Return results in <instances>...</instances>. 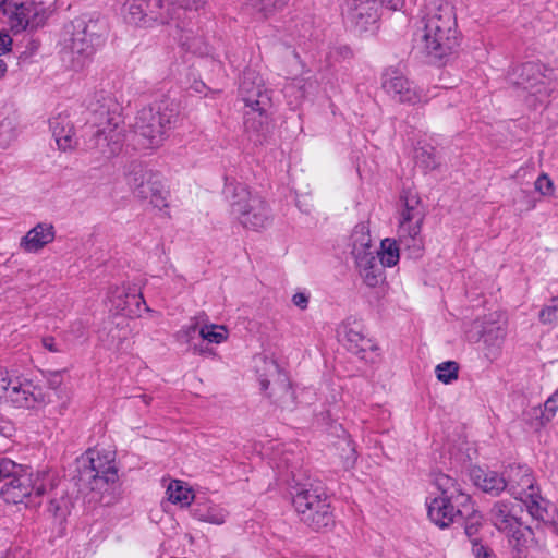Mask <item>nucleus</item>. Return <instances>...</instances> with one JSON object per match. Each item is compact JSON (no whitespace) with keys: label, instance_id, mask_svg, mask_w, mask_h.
Wrapping results in <instances>:
<instances>
[{"label":"nucleus","instance_id":"nucleus-48","mask_svg":"<svg viewBox=\"0 0 558 558\" xmlns=\"http://www.w3.org/2000/svg\"><path fill=\"white\" fill-rule=\"evenodd\" d=\"M473 554L476 558H493L488 549L480 542V538L471 542Z\"/></svg>","mask_w":558,"mask_h":558},{"label":"nucleus","instance_id":"nucleus-6","mask_svg":"<svg viewBox=\"0 0 558 558\" xmlns=\"http://www.w3.org/2000/svg\"><path fill=\"white\" fill-rule=\"evenodd\" d=\"M104 104L100 109L94 108L105 121H100L96 130H93L89 137L85 140V149L92 153H98L105 159L118 155L123 146L124 126L122 118L114 110H111L113 101L110 97L99 95Z\"/></svg>","mask_w":558,"mask_h":558},{"label":"nucleus","instance_id":"nucleus-9","mask_svg":"<svg viewBox=\"0 0 558 558\" xmlns=\"http://www.w3.org/2000/svg\"><path fill=\"white\" fill-rule=\"evenodd\" d=\"M239 93L247 108L244 125L247 131L259 132L267 123L271 107L270 92L264 86L262 76L253 69H246L241 76Z\"/></svg>","mask_w":558,"mask_h":558},{"label":"nucleus","instance_id":"nucleus-19","mask_svg":"<svg viewBox=\"0 0 558 558\" xmlns=\"http://www.w3.org/2000/svg\"><path fill=\"white\" fill-rule=\"evenodd\" d=\"M427 514L429 520L440 529L452 524L460 515L469 510V501L458 505L456 497L436 496L426 499Z\"/></svg>","mask_w":558,"mask_h":558},{"label":"nucleus","instance_id":"nucleus-28","mask_svg":"<svg viewBox=\"0 0 558 558\" xmlns=\"http://www.w3.org/2000/svg\"><path fill=\"white\" fill-rule=\"evenodd\" d=\"M471 478L475 486L484 493L493 496L499 495L507 487L506 474L500 475L496 471L484 470L482 468H473Z\"/></svg>","mask_w":558,"mask_h":558},{"label":"nucleus","instance_id":"nucleus-35","mask_svg":"<svg viewBox=\"0 0 558 558\" xmlns=\"http://www.w3.org/2000/svg\"><path fill=\"white\" fill-rule=\"evenodd\" d=\"M289 0H246V5L263 19L274 15L282 10Z\"/></svg>","mask_w":558,"mask_h":558},{"label":"nucleus","instance_id":"nucleus-37","mask_svg":"<svg viewBox=\"0 0 558 558\" xmlns=\"http://www.w3.org/2000/svg\"><path fill=\"white\" fill-rule=\"evenodd\" d=\"M169 500L181 506H190L194 498L192 490L182 485L180 481H173L167 489Z\"/></svg>","mask_w":558,"mask_h":558},{"label":"nucleus","instance_id":"nucleus-38","mask_svg":"<svg viewBox=\"0 0 558 558\" xmlns=\"http://www.w3.org/2000/svg\"><path fill=\"white\" fill-rule=\"evenodd\" d=\"M414 159L416 165L425 170H434L438 165L435 148L432 146H422L416 148Z\"/></svg>","mask_w":558,"mask_h":558},{"label":"nucleus","instance_id":"nucleus-53","mask_svg":"<svg viewBox=\"0 0 558 558\" xmlns=\"http://www.w3.org/2000/svg\"><path fill=\"white\" fill-rule=\"evenodd\" d=\"M512 558H527L526 551L517 544L512 550Z\"/></svg>","mask_w":558,"mask_h":558},{"label":"nucleus","instance_id":"nucleus-51","mask_svg":"<svg viewBox=\"0 0 558 558\" xmlns=\"http://www.w3.org/2000/svg\"><path fill=\"white\" fill-rule=\"evenodd\" d=\"M12 39L8 34L0 33V56L10 51Z\"/></svg>","mask_w":558,"mask_h":558},{"label":"nucleus","instance_id":"nucleus-18","mask_svg":"<svg viewBox=\"0 0 558 558\" xmlns=\"http://www.w3.org/2000/svg\"><path fill=\"white\" fill-rule=\"evenodd\" d=\"M48 402L43 388L32 380L15 377L11 379L5 404L17 409H38Z\"/></svg>","mask_w":558,"mask_h":558},{"label":"nucleus","instance_id":"nucleus-12","mask_svg":"<svg viewBox=\"0 0 558 558\" xmlns=\"http://www.w3.org/2000/svg\"><path fill=\"white\" fill-rule=\"evenodd\" d=\"M506 337L507 324L496 313L476 318L466 330L469 341L482 342L483 354L489 362L501 355Z\"/></svg>","mask_w":558,"mask_h":558},{"label":"nucleus","instance_id":"nucleus-20","mask_svg":"<svg viewBox=\"0 0 558 558\" xmlns=\"http://www.w3.org/2000/svg\"><path fill=\"white\" fill-rule=\"evenodd\" d=\"M108 300L111 305L110 310L116 314L125 315L129 317L138 316L141 312V304L145 306V311H150L146 305L143 295L136 289L130 286L122 284L110 289Z\"/></svg>","mask_w":558,"mask_h":558},{"label":"nucleus","instance_id":"nucleus-21","mask_svg":"<svg viewBox=\"0 0 558 558\" xmlns=\"http://www.w3.org/2000/svg\"><path fill=\"white\" fill-rule=\"evenodd\" d=\"M381 86L399 102L416 104L421 101V96L413 84L397 70H387L384 73Z\"/></svg>","mask_w":558,"mask_h":558},{"label":"nucleus","instance_id":"nucleus-32","mask_svg":"<svg viewBox=\"0 0 558 558\" xmlns=\"http://www.w3.org/2000/svg\"><path fill=\"white\" fill-rule=\"evenodd\" d=\"M351 242L354 258H357L360 254H374V252L371 251L372 239L369 230L364 222L354 227L351 234Z\"/></svg>","mask_w":558,"mask_h":558},{"label":"nucleus","instance_id":"nucleus-17","mask_svg":"<svg viewBox=\"0 0 558 558\" xmlns=\"http://www.w3.org/2000/svg\"><path fill=\"white\" fill-rule=\"evenodd\" d=\"M403 4L404 0H347V19L359 32H365L378 21L383 5L397 11Z\"/></svg>","mask_w":558,"mask_h":558},{"label":"nucleus","instance_id":"nucleus-14","mask_svg":"<svg viewBox=\"0 0 558 558\" xmlns=\"http://www.w3.org/2000/svg\"><path fill=\"white\" fill-rule=\"evenodd\" d=\"M7 17L15 33L27 27L37 28L47 19V12L39 0H0V17Z\"/></svg>","mask_w":558,"mask_h":558},{"label":"nucleus","instance_id":"nucleus-49","mask_svg":"<svg viewBox=\"0 0 558 558\" xmlns=\"http://www.w3.org/2000/svg\"><path fill=\"white\" fill-rule=\"evenodd\" d=\"M310 302V295L305 292H296L292 296V303L300 310H306Z\"/></svg>","mask_w":558,"mask_h":558},{"label":"nucleus","instance_id":"nucleus-4","mask_svg":"<svg viewBox=\"0 0 558 558\" xmlns=\"http://www.w3.org/2000/svg\"><path fill=\"white\" fill-rule=\"evenodd\" d=\"M179 117L177 105L169 99H160L138 110L134 132L142 137L146 148H158L167 140Z\"/></svg>","mask_w":558,"mask_h":558},{"label":"nucleus","instance_id":"nucleus-11","mask_svg":"<svg viewBox=\"0 0 558 558\" xmlns=\"http://www.w3.org/2000/svg\"><path fill=\"white\" fill-rule=\"evenodd\" d=\"M77 485L80 489L107 492L118 480V470L110 453L88 450L77 459Z\"/></svg>","mask_w":558,"mask_h":558},{"label":"nucleus","instance_id":"nucleus-45","mask_svg":"<svg viewBox=\"0 0 558 558\" xmlns=\"http://www.w3.org/2000/svg\"><path fill=\"white\" fill-rule=\"evenodd\" d=\"M20 466L8 458H0V481L10 480L20 470Z\"/></svg>","mask_w":558,"mask_h":558},{"label":"nucleus","instance_id":"nucleus-27","mask_svg":"<svg viewBox=\"0 0 558 558\" xmlns=\"http://www.w3.org/2000/svg\"><path fill=\"white\" fill-rule=\"evenodd\" d=\"M160 180L157 175L143 169L134 168L129 174L128 184L130 185L134 196L146 201L149 195L158 187Z\"/></svg>","mask_w":558,"mask_h":558},{"label":"nucleus","instance_id":"nucleus-3","mask_svg":"<svg viewBox=\"0 0 558 558\" xmlns=\"http://www.w3.org/2000/svg\"><path fill=\"white\" fill-rule=\"evenodd\" d=\"M222 194L231 214L245 229L259 231L270 225L271 214L267 202L258 194H253L246 184L227 177Z\"/></svg>","mask_w":558,"mask_h":558},{"label":"nucleus","instance_id":"nucleus-42","mask_svg":"<svg viewBox=\"0 0 558 558\" xmlns=\"http://www.w3.org/2000/svg\"><path fill=\"white\" fill-rule=\"evenodd\" d=\"M48 511L56 518H65L69 513V500L63 497L51 499Z\"/></svg>","mask_w":558,"mask_h":558},{"label":"nucleus","instance_id":"nucleus-40","mask_svg":"<svg viewBox=\"0 0 558 558\" xmlns=\"http://www.w3.org/2000/svg\"><path fill=\"white\" fill-rule=\"evenodd\" d=\"M437 379L444 384H450L458 378L459 365L454 361L438 364L435 368Z\"/></svg>","mask_w":558,"mask_h":558},{"label":"nucleus","instance_id":"nucleus-39","mask_svg":"<svg viewBox=\"0 0 558 558\" xmlns=\"http://www.w3.org/2000/svg\"><path fill=\"white\" fill-rule=\"evenodd\" d=\"M199 336L203 340L219 344L227 340L228 330L222 325H206L199 329Z\"/></svg>","mask_w":558,"mask_h":558},{"label":"nucleus","instance_id":"nucleus-56","mask_svg":"<svg viewBox=\"0 0 558 558\" xmlns=\"http://www.w3.org/2000/svg\"><path fill=\"white\" fill-rule=\"evenodd\" d=\"M7 71V64L3 60L0 59V78L4 75Z\"/></svg>","mask_w":558,"mask_h":558},{"label":"nucleus","instance_id":"nucleus-54","mask_svg":"<svg viewBox=\"0 0 558 558\" xmlns=\"http://www.w3.org/2000/svg\"><path fill=\"white\" fill-rule=\"evenodd\" d=\"M197 331V325L193 324L189 326L183 332L185 333L186 338H192Z\"/></svg>","mask_w":558,"mask_h":558},{"label":"nucleus","instance_id":"nucleus-13","mask_svg":"<svg viewBox=\"0 0 558 558\" xmlns=\"http://www.w3.org/2000/svg\"><path fill=\"white\" fill-rule=\"evenodd\" d=\"M98 37L89 31L87 22L76 17L63 28L61 45L64 52L71 54L73 66H83L85 61L95 52Z\"/></svg>","mask_w":558,"mask_h":558},{"label":"nucleus","instance_id":"nucleus-26","mask_svg":"<svg viewBox=\"0 0 558 558\" xmlns=\"http://www.w3.org/2000/svg\"><path fill=\"white\" fill-rule=\"evenodd\" d=\"M190 11H185L180 20L172 21L170 25L174 26L173 39L181 49L191 53H203V40L187 28L186 17Z\"/></svg>","mask_w":558,"mask_h":558},{"label":"nucleus","instance_id":"nucleus-24","mask_svg":"<svg viewBox=\"0 0 558 558\" xmlns=\"http://www.w3.org/2000/svg\"><path fill=\"white\" fill-rule=\"evenodd\" d=\"M522 511V506L513 505L510 501H496L490 509V521L494 526L501 532H513L514 529L521 525L519 512Z\"/></svg>","mask_w":558,"mask_h":558},{"label":"nucleus","instance_id":"nucleus-46","mask_svg":"<svg viewBox=\"0 0 558 558\" xmlns=\"http://www.w3.org/2000/svg\"><path fill=\"white\" fill-rule=\"evenodd\" d=\"M344 442L348 447V453L343 457V468L351 469L355 464L357 456L352 440L347 439Z\"/></svg>","mask_w":558,"mask_h":558},{"label":"nucleus","instance_id":"nucleus-36","mask_svg":"<svg viewBox=\"0 0 558 558\" xmlns=\"http://www.w3.org/2000/svg\"><path fill=\"white\" fill-rule=\"evenodd\" d=\"M380 248L379 263L384 267L396 266L400 258V248H403L399 240L385 239L380 243Z\"/></svg>","mask_w":558,"mask_h":558},{"label":"nucleus","instance_id":"nucleus-43","mask_svg":"<svg viewBox=\"0 0 558 558\" xmlns=\"http://www.w3.org/2000/svg\"><path fill=\"white\" fill-rule=\"evenodd\" d=\"M167 196H168V191L165 190L162 183L160 182L158 184V187L155 189V191L151 193V195H149V197L146 201H149V203L155 208H158L161 210V209L168 207Z\"/></svg>","mask_w":558,"mask_h":558},{"label":"nucleus","instance_id":"nucleus-57","mask_svg":"<svg viewBox=\"0 0 558 558\" xmlns=\"http://www.w3.org/2000/svg\"><path fill=\"white\" fill-rule=\"evenodd\" d=\"M142 398H143V401H144L146 404H149V402H150V400H151V398H150V397H148V396H143Z\"/></svg>","mask_w":558,"mask_h":558},{"label":"nucleus","instance_id":"nucleus-22","mask_svg":"<svg viewBox=\"0 0 558 558\" xmlns=\"http://www.w3.org/2000/svg\"><path fill=\"white\" fill-rule=\"evenodd\" d=\"M341 335L347 350L361 360H367L368 353L377 350L375 341L363 333L360 325L343 324Z\"/></svg>","mask_w":558,"mask_h":558},{"label":"nucleus","instance_id":"nucleus-16","mask_svg":"<svg viewBox=\"0 0 558 558\" xmlns=\"http://www.w3.org/2000/svg\"><path fill=\"white\" fill-rule=\"evenodd\" d=\"M267 374L259 376L260 388L267 391L271 401L282 410L295 408V393L288 375L274 361H265Z\"/></svg>","mask_w":558,"mask_h":558},{"label":"nucleus","instance_id":"nucleus-55","mask_svg":"<svg viewBox=\"0 0 558 558\" xmlns=\"http://www.w3.org/2000/svg\"><path fill=\"white\" fill-rule=\"evenodd\" d=\"M302 82H303V80H301V78H296V80H294L290 85H288V86L286 87V90L288 92L290 88H293V87H295V86L301 87V83H302Z\"/></svg>","mask_w":558,"mask_h":558},{"label":"nucleus","instance_id":"nucleus-8","mask_svg":"<svg viewBox=\"0 0 558 558\" xmlns=\"http://www.w3.org/2000/svg\"><path fill=\"white\" fill-rule=\"evenodd\" d=\"M506 489L526 508L538 522H549V502L542 495L531 469L526 465H509L506 471Z\"/></svg>","mask_w":558,"mask_h":558},{"label":"nucleus","instance_id":"nucleus-1","mask_svg":"<svg viewBox=\"0 0 558 558\" xmlns=\"http://www.w3.org/2000/svg\"><path fill=\"white\" fill-rule=\"evenodd\" d=\"M422 23L424 51L435 60L451 56L461 43L453 5L445 0H434L425 5Z\"/></svg>","mask_w":558,"mask_h":558},{"label":"nucleus","instance_id":"nucleus-10","mask_svg":"<svg viewBox=\"0 0 558 558\" xmlns=\"http://www.w3.org/2000/svg\"><path fill=\"white\" fill-rule=\"evenodd\" d=\"M56 485L54 475L50 471L27 472L22 466L2 486L1 496L9 504L36 505L40 498Z\"/></svg>","mask_w":558,"mask_h":558},{"label":"nucleus","instance_id":"nucleus-30","mask_svg":"<svg viewBox=\"0 0 558 558\" xmlns=\"http://www.w3.org/2000/svg\"><path fill=\"white\" fill-rule=\"evenodd\" d=\"M433 484L439 492V496L456 497V502L464 505L470 500V495L462 493L457 481L449 475L436 472L433 474Z\"/></svg>","mask_w":558,"mask_h":558},{"label":"nucleus","instance_id":"nucleus-29","mask_svg":"<svg viewBox=\"0 0 558 558\" xmlns=\"http://www.w3.org/2000/svg\"><path fill=\"white\" fill-rule=\"evenodd\" d=\"M355 264L364 283L371 288L377 287L384 280V266L374 254H360Z\"/></svg>","mask_w":558,"mask_h":558},{"label":"nucleus","instance_id":"nucleus-33","mask_svg":"<svg viewBox=\"0 0 558 558\" xmlns=\"http://www.w3.org/2000/svg\"><path fill=\"white\" fill-rule=\"evenodd\" d=\"M558 411V389L545 401L544 408H533L531 414L536 418L535 427L547 425Z\"/></svg>","mask_w":558,"mask_h":558},{"label":"nucleus","instance_id":"nucleus-41","mask_svg":"<svg viewBox=\"0 0 558 558\" xmlns=\"http://www.w3.org/2000/svg\"><path fill=\"white\" fill-rule=\"evenodd\" d=\"M551 305L544 306L538 313V319L543 325L558 324V296L551 298Z\"/></svg>","mask_w":558,"mask_h":558},{"label":"nucleus","instance_id":"nucleus-34","mask_svg":"<svg viewBox=\"0 0 558 558\" xmlns=\"http://www.w3.org/2000/svg\"><path fill=\"white\" fill-rule=\"evenodd\" d=\"M459 518L464 520V533L470 542L478 539L477 534L483 525V517L473 507L471 499L469 500V510L460 513Z\"/></svg>","mask_w":558,"mask_h":558},{"label":"nucleus","instance_id":"nucleus-23","mask_svg":"<svg viewBox=\"0 0 558 558\" xmlns=\"http://www.w3.org/2000/svg\"><path fill=\"white\" fill-rule=\"evenodd\" d=\"M49 128L58 148L62 151H72L78 145L74 124L65 112L58 113L49 120Z\"/></svg>","mask_w":558,"mask_h":558},{"label":"nucleus","instance_id":"nucleus-50","mask_svg":"<svg viewBox=\"0 0 558 558\" xmlns=\"http://www.w3.org/2000/svg\"><path fill=\"white\" fill-rule=\"evenodd\" d=\"M13 425L10 421L0 417V436L10 437L13 433Z\"/></svg>","mask_w":558,"mask_h":558},{"label":"nucleus","instance_id":"nucleus-47","mask_svg":"<svg viewBox=\"0 0 558 558\" xmlns=\"http://www.w3.org/2000/svg\"><path fill=\"white\" fill-rule=\"evenodd\" d=\"M11 377L5 372H0V402L5 403L7 395L11 384Z\"/></svg>","mask_w":558,"mask_h":558},{"label":"nucleus","instance_id":"nucleus-15","mask_svg":"<svg viewBox=\"0 0 558 558\" xmlns=\"http://www.w3.org/2000/svg\"><path fill=\"white\" fill-rule=\"evenodd\" d=\"M514 83L532 94L543 98L549 97L558 88V82L553 69L546 68L538 62H526L515 68Z\"/></svg>","mask_w":558,"mask_h":558},{"label":"nucleus","instance_id":"nucleus-44","mask_svg":"<svg viewBox=\"0 0 558 558\" xmlns=\"http://www.w3.org/2000/svg\"><path fill=\"white\" fill-rule=\"evenodd\" d=\"M535 190L543 196H550L554 194L555 187L551 179L546 174L542 173L534 183Z\"/></svg>","mask_w":558,"mask_h":558},{"label":"nucleus","instance_id":"nucleus-5","mask_svg":"<svg viewBox=\"0 0 558 558\" xmlns=\"http://www.w3.org/2000/svg\"><path fill=\"white\" fill-rule=\"evenodd\" d=\"M292 505L300 521L315 532H325L335 525L331 502L325 489L314 485L296 488Z\"/></svg>","mask_w":558,"mask_h":558},{"label":"nucleus","instance_id":"nucleus-52","mask_svg":"<svg viewBox=\"0 0 558 558\" xmlns=\"http://www.w3.org/2000/svg\"><path fill=\"white\" fill-rule=\"evenodd\" d=\"M43 345L45 349H47L50 352H60L61 349L57 345L54 338L52 337H45L41 340Z\"/></svg>","mask_w":558,"mask_h":558},{"label":"nucleus","instance_id":"nucleus-31","mask_svg":"<svg viewBox=\"0 0 558 558\" xmlns=\"http://www.w3.org/2000/svg\"><path fill=\"white\" fill-rule=\"evenodd\" d=\"M191 511L194 519L216 525L223 524L228 514L223 508L216 505H197Z\"/></svg>","mask_w":558,"mask_h":558},{"label":"nucleus","instance_id":"nucleus-2","mask_svg":"<svg viewBox=\"0 0 558 558\" xmlns=\"http://www.w3.org/2000/svg\"><path fill=\"white\" fill-rule=\"evenodd\" d=\"M207 0H126L125 20L141 27L170 25L185 11H198Z\"/></svg>","mask_w":558,"mask_h":558},{"label":"nucleus","instance_id":"nucleus-25","mask_svg":"<svg viewBox=\"0 0 558 558\" xmlns=\"http://www.w3.org/2000/svg\"><path fill=\"white\" fill-rule=\"evenodd\" d=\"M56 238L54 228L51 223L40 222L32 228L20 242V247L27 253H37Z\"/></svg>","mask_w":558,"mask_h":558},{"label":"nucleus","instance_id":"nucleus-7","mask_svg":"<svg viewBox=\"0 0 558 558\" xmlns=\"http://www.w3.org/2000/svg\"><path fill=\"white\" fill-rule=\"evenodd\" d=\"M400 201L402 209L399 216L397 235L410 258H420L424 252L422 226L425 220V208L417 193L403 191Z\"/></svg>","mask_w":558,"mask_h":558}]
</instances>
